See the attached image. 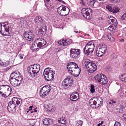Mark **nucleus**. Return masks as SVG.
<instances>
[{"label":"nucleus","mask_w":126,"mask_h":126,"mask_svg":"<svg viewBox=\"0 0 126 126\" xmlns=\"http://www.w3.org/2000/svg\"><path fill=\"white\" fill-rule=\"evenodd\" d=\"M40 67V65L38 64L29 66L27 69L29 76L32 78L36 77V75L39 72Z\"/></svg>","instance_id":"nucleus-1"},{"label":"nucleus","mask_w":126,"mask_h":126,"mask_svg":"<svg viewBox=\"0 0 126 126\" xmlns=\"http://www.w3.org/2000/svg\"><path fill=\"white\" fill-rule=\"evenodd\" d=\"M85 67L89 72L92 73L95 71L97 69V66L94 62L89 59L85 60Z\"/></svg>","instance_id":"nucleus-2"},{"label":"nucleus","mask_w":126,"mask_h":126,"mask_svg":"<svg viewBox=\"0 0 126 126\" xmlns=\"http://www.w3.org/2000/svg\"><path fill=\"white\" fill-rule=\"evenodd\" d=\"M94 45L93 43L90 41L83 48L84 54L87 56L90 55H92L94 51Z\"/></svg>","instance_id":"nucleus-3"},{"label":"nucleus","mask_w":126,"mask_h":126,"mask_svg":"<svg viewBox=\"0 0 126 126\" xmlns=\"http://www.w3.org/2000/svg\"><path fill=\"white\" fill-rule=\"evenodd\" d=\"M4 24L3 26L4 29L5 31V32H3V31L0 30V32L3 35L10 36L12 33V30L13 28L10 25V24L7 22L0 23L1 25L2 24Z\"/></svg>","instance_id":"nucleus-4"},{"label":"nucleus","mask_w":126,"mask_h":126,"mask_svg":"<svg viewBox=\"0 0 126 126\" xmlns=\"http://www.w3.org/2000/svg\"><path fill=\"white\" fill-rule=\"evenodd\" d=\"M57 11L61 16H65L69 14L70 10L68 7L62 5L58 8Z\"/></svg>","instance_id":"nucleus-5"},{"label":"nucleus","mask_w":126,"mask_h":126,"mask_svg":"<svg viewBox=\"0 0 126 126\" xmlns=\"http://www.w3.org/2000/svg\"><path fill=\"white\" fill-rule=\"evenodd\" d=\"M93 12V10L90 8L86 9L85 8H83L81 11V13L84 17L87 19H90L89 13L92 15Z\"/></svg>","instance_id":"nucleus-6"},{"label":"nucleus","mask_w":126,"mask_h":126,"mask_svg":"<svg viewBox=\"0 0 126 126\" xmlns=\"http://www.w3.org/2000/svg\"><path fill=\"white\" fill-rule=\"evenodd\" d=\"M16 73L13 72L12 73L11 75V77H12L10 79V81L11 84L14 87L19 86L20 85L16 80V77H15V75L16 74Z\"/></svg>","instance_id":"nucleus-7"},{"label":"nucleus","mask_w":126,"mask_h":126,"mask_svg":"<svg viewBox=\"0 0 126 126\" xmlns=\"http://www.w3.org/2000/svg\"><path fill=\"white\" fill-rule=\"evenodd\" d=\"M72 80L70 79V78H66L62 82V85L64 88L66 89L71 86L72 84Z\"/></svg>","instance_id":"nucleus-8"},{"label":"nucleus","mask_w":126,"mask_h":126,"mask_svg":"<svg viewBox=\"0 0 126 126\" xmlns=\"http://www.w3.org/2000/svg\"><path fill=\"white\" fill-rule=\"evenodd\" d=\"M12 90L11 88L8 85H0V94H6L5 93L6 91Z\"/></svg>","instance_id":"nucleus-9"},{"label":"nucleus","mask_w":126,"mask_h":126,"mask_svg":"<svg viewBox=\"0 0 126 126\" xmlns=\"http://www.w3.org/2000/svg\"><path fill=\"white\" fill-rule=\"evenodd\" d=\"M70 57L73 58L77 59L79 57V49H71L70 50Z\"/></svg>","instance_id":"nucleus-10"},{"label":"nucleus","mask_w":126,"mask_h":126,"mask_svg":"<svg viewBox=\"0 0 126 126\" xmlns=\"http://www.w3.org/2000/svg\"><path fill=\"white\" fill-rule=\"evenodd\" d=\"M51 89V87L49 85L45 86L42 88L40 91V94L42 93V94H47L49 92Z\"/></svg>","instance_id":"nucleus-11"},{"label":"nucleus","mask_w":126,"mask_h":126,"mask_svg":"<svg viewBox=\"0 0 126 126\" xmlns=\"http://www.w3.org/2000/svg\"><path fill=\"white\" fill-rule=\"evenodd\" d=\"M17 106L16 105L15 103H14L11 102V101H10L9 103L7 109L8 110L11 112L14 113L16 110L15 108Z\"/></svg>","instance_id":"nucleus-12"},{"label":"nucleus","mask_w":126,"mask_h":126,"mask_svg":"<svg viewBox=\"0 0 126 126\" xmlns=\"http://www.w3.org/2000/svg\"><path fill=\"white\" fill-rule=\"evenodd\" d=\"M26 39L29 41H32L34 38V35L31 32H29L28 33L25 32L23 35Z\"/></svg>","instance_id":"nucleus-13"},{"label":"nucleus","mask_w":126,"mask_h":126,"mask_svg":"<svg viewBox=\"0 0 126 126\" xmlns=\"http://www.w3.org/2000/svg\"><path fill=\"white\" fill-rule=\"evenodd\" d=\"M54 74H50V73H49L48 72L45 73H43V75L47 81H51L54 79Z\"/></svg>","instance_id":"nucleus-14"},{"label":"nucleus","mask_w":126,"mask_h":126,"mask_svg":"<svg viewBox=\"0 0 126 126\" xmlns=\"http://www.w3.org/2000/svg\"><path fill=\"white\" fill-rule=\"evenodd\" d=\"M107 21L109 24H112L115 25L117 24V20L114 17L112 16H109L107 18Z\"/></svg>","instance_id":"nucleus-15"},{"label":"nucleus","mask_w":126,"mask_h":126,"mask_svg":"<svg viewBox=\"0 0 126 126\" xmlns=\"http://www.w3.org/2000/svg\"><path fill=\"white\" fill-rule=\"evenodd\" d=\"M35 22L39 25V26H42L44 23V22L43 21V19L40 16H37L35 17Z\"/></svg>","instance_id":"nucleus-16"},{"label":"nucleus","mask_w":126,"mask_h":126,"mask_svg":"<svg viewBox=\"0 0 126 126\" xmlns=\"http://www.w3.org/2000/svg\"><path fill=\"white\" fill-rule=\"evenodd\" d=\"M14 72H16V74L15 75L16 77V80L20 84L22 82L23 78L21 77V75L17 71H15Z\"/></svg>","instance_id":"nucleus-17"},{"label":"nucleus","mask_w":126,"mask_h":126,"mask_svg":"<svg viewBox=\"0 0 126 126\" xmlns=\"http://www.w3.org/2000/svg\"><path fill=\"white\" fill-rule=\"evenodd\" d=\"M70 67L77 69L78 68V65L75 63L71 62L68 63L67 64V69H68Z\"/></svg>","instance_id":"nucleus-18"},{"label":"nucleus","mask_w":126,"mask_h":126,"mask_svg":"<svg viewBox=\"0 0 126 126\" xmlns=\"http://www.w3.org/2000/svg\"><path fill=\"white\" fill-rule=\"evenodd\" d=\"M58 43L61 45L64 46L69 44L70 42L68 40L63 39L59 41Z\"/></svg>","instance_id":"nucleus-19"},{"label":"nucleus","mask_w":126,"mask_h":126,"mask_svg":"<svg viewBox=\"0 0 126 126\" xmlns=\"http://www.w3.org/2000/svg\"><path fill=\"white\" fill-rule=\"evenodd\" d=\"M108 81V80L107 79V78L106 77V76L105 75H103V77L102 78L99 83L101 84L105 85L107 83Z\"/></svg>","instance_id":"nucleus-20"},{"label":"nucleus","mask_w":126,"mask_h":126,"mask_svg":"<svg viewBox=\"0 0 126 126\" xmlns=\"http://www.w3.org/2000/svg\"><path fill=\"white\" fill-rule=\"evenodd\" d=\"M53 120L49 118H45L43 120V124L47 126L52 123Z\"/></svg>","instance_id":"nucleus-21"},{"label":"nucleus","mask_w":126,"mask_h":126,"mask_svg":"<svg viewBox=\"0 0 126 126\" xmlns=\"http://www.w3.org/2000/svg\"><path fill=\"white\" fill-rule=\"evenodd\" d=\"M89 104L90 106L93 108H96L95 106H96V101L94 100L92 98L91 99L89 100Z\"/></svg>","instance_id":"nucleus-22"},{"label":"nucleus","mask_w":126,"mask_h":126,"mask_svg":"<svg viewBox=\"0 0 126 126\" xmlns=\"http://www.w3.org/2000/svg\"><path fill=\"white\" fill-rule=\"evenodd\" d=\"M98 49L105 54L107 49L105 45H100L99 47L97 48Z\"/></svg>","instance_id":"nucleus-23"},{"label":"nucleus","mask_w":126,"mask_h":126,"mask_svg":"<svg viewBox=\"0 0 126 126\" xmlns=\"http://www.w3.org/2000/svg\"><path fill=\"white\" fill-rule=\"evenodd\" d=\"M102 77L101 74H98L94 77V79L95 80L98 82H99L102 78Z\"/></svg>","instance_id":"nucleus-24"},{"label":"nucleus","mask_w":126,"mask_h":126,"mask_svg":"<svg viewBox=\"0 0 126 126\" xmlns=\"http://www.w3.org/2000/svg\"><path fill=\"white\" fill-rule=\"evenodd\" d=\"M119 9L115 6H112L111 12L113 13H116L119 12Z\"/></svg>","instance_id":"nucleus-25"},{"label":"nucleus","mask_w":126,"mask_h":126,"mask_svg":"<svg viewBox=\"0 0 126 126\" xmlns=\"http://www.w3.org/2000/svg\"><path fill=\"white\" fill-rule=\"evenodd\" d=\"M101 101L99 100V99L96 100V105L95 106L96 108L99 107V106L101 105L102 104V103L103 101H102V99H101Z\"/></svg>","instance_id":"nucleus-26"},{"label":"nucleus","mask_w":126,"mask_h":126,"mask_svg":"<svg viewBox=\"0 0 126 126\" xmlns=\"http://www.w3.org/2000/svg\"><path fill=\"white\" fill-rule=\"evenodd\" d=\"M96 54L97 56L98 57H101L105 54L103 52L100 51L98 48L96 50Z\"/></svg>","instance_id":"nucleus-27"},{"label":"nucleus","mask_w":126,"mask_h":126,"mask_svg":"<svg viewBox=\"0 0 126 126\" xmlns=\"http://www.w3.org/2000/svg\"><path fill=\"white\" fill-rule=\"evenodd\" d=\"M49 68H46L47 69H48V70L46 71V69L44 70V73H46L47 72H48L49 73H50V74H54L55 73V72L51 70V68H49Z\"/></svg>","instance_id":"nucleus-28"},{"label":"nucleus","mask_w":126,"mask_h":126,"mask_svg":"<svg viewBox=\"0 0 126 126\" xmlns=\"http://www.w3.org/2000/svg\"><path fill=\"white\" fill-rule=\"evenodd\" d=\"M34 43V44L33 43L32 44V46L31 47V49L34 51L35 50H36L38 48L37 44L36 43Z\"/></svg>","instance_id":"nucleus-29"},{"label":"nucleus","mask_w":126,"mask_h":126,"mask_svg":"<svg viewBox=\"0 0 126 126\" xmlns=\"http://www.w3.org/2000/svg\"><path fill=\"white\" fill-rule=\"evenodd\" d=\"M70 100L72 101H75L78 99L79 97H77L76 95H70Z\"/></svg>","instance_id":"nucleus-30"},{"label":"nucleus","mask_w":126,"mask_h":126,"mask_svg":"<svg viewBox=\"0 0 126 126\" xmlns=\"http://www.w3.org/2000/svg\"><path fill=\"white\" fill-rule=\"evenodd\" d=\"M58 122L59 123L64 124H65L66 120H65L64 118L62 117V118H59Z\"/></svg>","instance_id":"nucleus-31"},{"label":"nucleus","mask_w":126,"mask_h":126,"mask_svg":"<svg viewBox=\"0 0 126 126\" xmlns=\"http://www.w3.org/2000/svg\"><path fill=\"white\" fill-rule=\"evenodd\" d=\"M34 43H36L38 48L43 47L46 44H44V43H42L41 42H37V41H34Z\"/></svg>","instance_id":"nucleus-32"},{"label":"nucleus","mask_w":126,"mask_h":126,"mask_svg":"<svg viewBox=\"0 0 126 126\" xmlns=\"http://www.w3.org/2000/svg\"><path fill=\"white\" fill-rule=\"evenodd\" d=\"M121 77H120V79L121 81L123 82H126V74H122L121 75Z\"/></svg>","instance_id":"nucleus-33"},{"label":"nucleus","mask_w":126,"mask_h":126,"mask_svg":"<svg viewBox=\"0 0 126 126\" xmlns=\"http://www.w3.org/2000/svg\"><path fill=\"white\" fill-rule=\"evenodd\" d=\"M47 109L48 111L51 112H53L54 111L52 106V105L50 104H49L48 105Z\"/></svg>","instance_id":"nucleus-34"},{"label":"nucleus","mask_w":126,"mask_h":126,"mask_svg":"<svg viewBox=\"0 0 126 126\" xmlns=\"http://www.w3.org/2000/svg\"><path fill=\"white\" fill-rule=\"evenodd\" d=\"M42 31V33H43V34H45L46 33L47 30V28L45 25L44 26H43L42 28L40 29Z\"/></svg>","instance_id":"nucleus-35"},{"label":"nucleus","mask_w":126,"mask_h":126,"mask_svg":"<svg viewBox=\"0 0 126 126\" xmlns=\"http://www.w3.org/2000/svg\"><path fill=\"white\" fill-rule=\"evenodd\" d=\"M108 39L111 41H113L114 39V37L112 35L111 33H109L107 35Z\"/></svg>","instance_id":"nucleus-36"},{"label":"nucleus","mask_w":126,"mask_h":126,"mask_svg":"<svg viewBox=\"0 0 126 126\" xmlns=\"http://www.w3.org/2000/svg\"><path fill=\"white\" fill-rule=\"evenodd\" d=\"M1 63H1L0 62V65L4 66H6L9 64L10 62L9 61H6L4 62V63L2 62H1Z\"/></svg>","instance_id":"nucleus-37"},{"label":"nucleus","mask_w":126,"mask_h":126,"mask_svg":"<svg viewBox=\"0 0 126 126\" xmlns=\"http://www.w3.org/2000/svg\"><path fill=\"white\" fill-rule=\"evenodd\" d=\"M75 69H76L70 67V68H68V71L70 73L71 75H73V74H74V73H73L75 72Z\"/></svg>","instance_id":"nucleus-38"},{"label":"nucleus","mask_w":126,"mask_h":126,"mask_svg":"<svg viewBox=\"0 0 126 126\" xmlns=\"http://www.w3.org/2000/svg\"><path fill=\"white\" fill-rule=\"evenodd\" d=\"M35 41H37V42H41L44 44H46V42L44 39H36Z\"/></svg>","instance_id":"nucleus-39"},{"label":"nucleus","mask_w":126,"mask_h":126,"mask_svg":"<svg viewBox=\"0 0 126 126\" xmlns=\"http://www.w3.org/2000/svg\"><path fill=\"white\" fill-rule=\"evenodd\" d=\"M108 29L112 32H114L116 31V30L114 29V27L113 26H110L108 28Z\"/></svg>","instance_id":"nucleus-40"},{"label":"nucleus","mask_w":126,"mask_h":126,"mask_svg":"<svg viewBox=\"0 0 126 126\" xmlns=\"http://www.w3.org/2000/svg\"><path fill=\"white\" fill-rule=\"evenodd\" d=\"M50 0H44V2L45 3V5L46 7L47 8V10L48 11H50L51 10V8H50L49 7H48V6H47V5L46 4V3L48 2H49Z\"/></svg>","instance_id":"nucleus-41"},{"label":"nucleus","mask_w":126,"mask_h":126,"mask_svg":"<svg viewBox=\"0 0 126 126\" xmlns=\"http://www.w3.org/2000/svg\"><path fill=\"white\" fill-rule=\"evenodd\" d=\"M36 33L38 35L40 36H42L45 35L44 34H43V33H42V31L40 29L39 30L37 31H36Z\"/></svg>","instance_id":"nucleus-42"},{"label":"nucleus","mask_w":126,"mask_h":126,"mask_svg":"<svg viewBox=\"0 0 126 126\" xmlns=\"http://www.w3.org/2000/svg\"><path fill=\"white\" fill-rule=\"evenodd\" d=\"M90 87L91 89L90 91L91 93H93L95 91L94 86L93 84H91Z\"/></svg>","instance_id":"nucleus-43"},{"label":"nucleus","mask_w":126,"mask_h":126,"mask_svg":"<svg viewBox=\"0 0 126 126\" xmlns=\"http://www.w3.org/2000/svg\"><path fill=\"white\" fill-rule=\"evenodd\" d=\"M126 18V13H124L123 15H122L121 17V19L122 20H125Z\"/></svg>","instance_id":"nucleus-44"},{"label":"nucleus","mask_w":126,"mask_h":126,"mask_svg":"<svg viewBox=\"0 0 126 126\" xmlns=\"http://www.w3.org/2000/svg\"><path fill=\"white\" fill-rule=\"evenodd\" d=\"M79 2L81 6L83 7L85 6V3L82 0H79Z\"/></svg>","instance_id":"nucleus-45"},{"label":"nucleus","mask_w":126,"mask_h":126,"mask_svg":"<svg viewBox=\"0 0 126 126\" xmlns=\"http://www.w3.org/2000/svg\"><path fill=\"white\" fill-rule=\"evenodd\" d=\"M18 99L16 97H13L12 99V101H11V102H13V103H15V102Z\"/></svg>","instance_id":"nucleus-46"},{"label":"nucleus","mask_w":126,"mask_h":126,"mask_svg":"<svg viewBox=\"0 0 126 126\" xmlns=\"http://www.w3.org/2000/svg\"><path fill=\"white\" fill-rule=\"evenodd\" d=\"M121 108H119V110L120 111H119V113H122L123 111V109L125 108V107L124 106H122L121 107Z\"/></svg>","instance_id":"nucleus-47"},{"label":"nucleus","mask_w":126,"mask_h":126,"mask_svg":"<svg viewBox=\"0 0 126 126\" xmlns=\"http://www.w3.org/2000/svg\"><path fill=\"white\" fill-rule=\"evenodd\" d=\"M112 6H110L109 5H107L106 6V8L109 11H111V10H112Z\"/></svg>","instance_id":"nucleus-48"},{"label":"nucleus","mask_w":126,"mask_h":126,"mask_svg":"<svg viewBox=\"0 0 126 126\" xmlns=\"http://www.w3.org/2000/svg\"><path fill=\"white\" fill-rule=\"evenodd\" d=\"M32 121H30V124L28 126H34V125H35V123H32Z\"/></svg>","instance_id":"nucleus-49"},{"label":"nucleus","mask_w":126,"mask_h":126,"mask_svg":"<svg viewBox=\"0 0 126 126\" xmlns=\"http://www.w3.org/2000/svg\"><path fill=\"white\" fill-rule=\"evenodd\" d=\"M120 0H110V1L112 2L116 3L117 2H118Z\"/></svg>","instance_id":"nucleus-50"},{"label":"nucleus","mask_w":126,"mask_h":126,"mask_svg":"<svg viewBox=\"0 0 126 126\" xmlns=\"http://www.w3.org/2000/svg\"><path fill=\"white\" fill-rule=\"evenodd\" d=\"M120 123L118 122H116L114 125V126H120Z\"/></svg>","instance_id":"nucleus-51"},{"label":"nucleus","mask_w":126,"mask_h":126,"mask_svg":"<svg viewBox=\"0 0 126 126\" xmlns=\"http://www.w3.org/2000/svg\"><path fill=\"white\" fill-rule=\"evenodd\" d=\"M55 51L56 52H58L60 51V48H57L55 49Z\"/></svg>","instance_id":"nucleus-52"},{"label":"nucleus","mask_w":126,"mask_h":126,"mask_svg":"<svg viewBox=\"0 0 126 126\" xmlns=\"http://www.w3.org/2000/svg\"><path fill=\"white\" fill-rule=\"evenodd\" d=\"M20 103V101L18 100H17L15 102V104H16V105L17 106H18V105H19Z\"/></svg>","instance_id":"nucleus-53"},{"label":"nucleus","mask_w":126,"mask_h":126,"mask_svg":"<svg viewBox=\"0 0 126 126\" xmlns=\"http://www.w3.org/2000/svg\"><path fill=\"white\" fill-rule=\"evenodd\" d=\"M82 43H81L80 44H80L81 45H80L81 46V48H83H83V47H84V46H85V44L84 43H83V42H82Z\"/></svg>","instance_id":"nucleus-54"},{"label":"nucleus","mask_w":126,"mask_h":126,"mask_svg":"<svg viewBox=\"0 0 126 126\" xmlns=\"http://www.w3.org/2000/svg\"><path fill=\"white\" fill-rule=\"evenodd\" d=\"M83 123V121L79 120V125H80V126H82Z\"/></svg>","instance_id":"nucleus-55"},{"label":"nucleus","mask_w":126,"mask_h":126,"mask_svg":"<svg viewBox=\"0 0 126 126\" xmlns=\"http://www.w3.org/2000/svg\"><path fill=\"white\" fill-rule=\"evenodd\" d=\"M123 117L124 120L126 121V114H123Z\"/></svg>","instance_id":"nucleus-56"},{"label":"nucleus","mask_w":126,"mask_h":126,"mask_svg":"<svg viewBox=\"0 0 126 126\" xmlns=\"http://www.w3.org/2000/svg\"><path fill=\"white\" fill-rule=\"evenodd\" d=\"M9 95H8L7 96L6 95H1V98L2 97V99H4L9 96Z\"/></svg>","instance_id":"nucleus-57"},{"label":"nucleus","mask_w":126,"mask_h":126,"mask_svg":"<svg viewBox=\"0 0 126 126\" xmlns=\"http://www.w3.org/2000/svg\"><path fill=\"white\" fill-rule=\"evenodd\" d=\"M124 68L126 70V61L124 63V64L123 66Z\"/></svg>","instance_id":"nucleus-58"},{"label":"nucleus","mask_w":126,"mask_h":126,"mask_svg":"<svg viewBox=\"0 0 126 126\" xmlns=\"http://www.w3.org/2000/svg\"><path fill=\"white\" fill-rule=\"evenodd\" d=\"M106 69H107V71H110V67L108 66H107L106 67Z\"/></svg>","instance_id":"nucleus-59"},{"label":"nucleus","mask_w":126,"mask_h":126,"mask_svg":"<svg viewBox=\"0 0 126 126\" xmlns=\"http://www.w3.org/2000/svg\"><path fill=\"white\" fill-rule=\"evenodd\" d=\"M33 106H30L29 108V110H32V108H33Z\"/></svg>","instance_id":"nucleus-60"},{"label":"nucleus","mask_w":126,"mask_h":126,"mask_svg":"<svg viewBox=\"0 0 126 126\" xmlns=\"http://www.w3.org/2000/svg\"><path fill=\"white\" fill-rule=\"evenodd\" d=\"M103 121H102L100 123L98 124L97 126H100L101 125H102V124H103Z\"/></svg>","instance_id":"nucleus-61"},{"label":"nucleus","mask_w":126,"mask_h":126,"mask_svg":"<svg viewBox=\"0 0 126 126\" xmlns=\"http://www.w3.org/2000/svg\"><path fill=\"white\" fill-rule=\"evenodd\" d=\"M19 58L20 59H22L23 58V57L22 55H21V54H19Z\"/></svg>","instance_id":"nucleus-62"},{"label":"nucleus","mask_w":126,"mask_h":126,"mask_svg":"<svg viewBox=\"0 0 126 126\" xmlns=\"http://www.w3.org/2000/svg\"><path fill=\"white\" fill-rule=\"evenodd\" d=\"M79 94L78 93L76 92H74L72 93V94Z\"/></svg>","instance_id":"nucleus-63"},{"label":"nucleus","mask_w":126,"mask_h":126,"mask_svg":"<svg viewBox=\"0 0 126 126\" xmlns=\"http://www.w3.org/2000/svg\"><path fill=\"white\" fill-rule=\"evenodd\" d=\"M37 109V108H35L34 109H33V111L34 112H36L37 111V110H36V109Z\"/></svg>","instance_id":"nucleus-64"}]
</instances>
